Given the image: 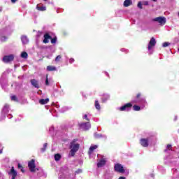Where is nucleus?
<instances>
[{
  "instance_id": "f257e3e1",
  "label": "nucleus",
  "mask_w": 179,
  "mask_h": 179,
  "mask_svg": "<svg viewBox=\"0 0 179 179\" xmlns=\"http://www.w3.org/2000/svg\"><path fill=\"white\" fill-rule=\"evenodd\" d=\"M43 39L44 44H48L50 41L48 40H51V44H56L57 43V36H55L52 38L51 36H50V34H45Z\"/></svg>"
},
{
  "instance_id": "f03ea898",
  "label": "nucleus",
  "mask_w": 179,
  "mask_h": 179,
  "mask_svg": "<svg viewBox=\"0 0 179 179\" xmlns=\"http://www.w3.org/2000/svg\"><path fill=\"white\" fill-rule=\"evenodd\" d=\"M71 156H75V154L76 153L77 150H79V144L71 143Z\"/></svg>"
},
{
  "instance_id": "7ed1b4c3",
  "label": "nucleus",
  "mask_w": 179,
  "mask_h": 179,
  "mask_svg": "<svg viewBox=\"0 0 179 179\" xmlns=\"http://www.w3.org/2000/svg\"><path fill=\"white\" fill-rule=\"evenodd\" d=\"M15 59V56L13 55H6L3 57V62L5 64H9Z\"/></svg>"
},
{
  "instance_id": "20e7f679",
  "label": "nucleus",
  "mask_w": 179,
  "mask_h": 179,
  "mask_svg": "<svg viewBox=\"0 0 179 179\" xmlns=\"http://www.w3.org/2000/svg\"><path fill=\"white\" fill-rule=\"evenodd\" d=\"M80 129H83V131H87V129H90L92 125L90 122H83L78 124Z\"/></svg>"
},
{
  "instance_id": "39448f33",
  "label": "nucleus",
  "mask_w": 179,
  "mask_h": 179,
  "mask_svg": "<svg viewBox=\"0 0 179 179\" xmlns=\"http://www.w3.org/2000/svg\"><path fill=\"white\" fill-rule=\"evenodd\" d=\"M132 108V103H127L124 104V106H121L119 108L120 111H129Z\"/></svg>"
},
{
  "instance_id": "423d86ee",
  "label": "nucleus",
  "mask_w": 179,
  "mask_h": 179,
  "mask_svg": "<svg viewBox=\"0 0 179 179\" xmlns=\"http://www.w3.org/2000/svg\"><path fill=\"white\" fill-rule=\"evenodd\" d=\"M153 22H157L163 26L164 24H166V17H158L153 19Z\"/></svg>"
},
{
  "instance_id": "0eeeda50",
  "label": "nucleus",
  "mask_w": 179,
  "mask_h": 179,
  "mask_svg": "<svg viewBox=\"0 0 179 179\" xmlns=\"http://www.w3.org/2000/svg\"><path fill=\"white\" fill-rule=\"evenodd\" d=\"M156 45V39L154 37H152L148 46V50L150 51L153 47Z\"/></svg>"
},
{
  "instance_id": "6e6552de",
  "label": "nucleus",
  "mask_w": 179,
  "mask_h": 179,
  "mask_svg": "<svg viewBox=\"0 0 179 179\" xmlns=\"http://www.w3.org/2000/svg\"><path fill=\"white\" fill-rule=\"evenodd\" d=\"M28 166L31 173H34V171H36V164L34 163V159H32L28 163Z\"/></svg>"
},
{
  "instance_id": "1a4fd4ad",
  "label": "nucleus",
  "mask_w": 179,
  "mask_h": 179,
  "mask_svg": "<svg viewBox=\"0 0 179 179\" xmlns=\"http://www.w3.org/2000/svg\"><path fill=\"white\" fill-rule=\"evenodd\" d=\"M115 171L117 173H124L125 170L124 169V166L120 164H115Z\"/></svg>"
},
{
  "instance_id": "9d476101",
  "label": "nucleus",
  "mask_w": 179,
  "mask_h": 179,
  "mask_svg": "<svg viewBox=\"0 0 179 179\" xmlns=\"http://www.w3.org/2000/svg\"><path fill=\"white\" fill-rule=\"evenodd\" d=\"M140 143H141V146H143V148H148L149 146V139L141 138L140 140Z\"/></svg>"
},
{
  "instance_id": "9b49d317",
  "label": "nucleus",
  "mask_w": 179,
  "mask_h": 179,
  "mask_svg": "<svg viewBox=\"0 0 179 179\" xmlns=\"http://www.w3.org/2000/svg\"><path fill=\"white\" fill-rule=\"evenodd\" d=\"M31 85L34 86V87H36V89H40V85H38V81L36 79H31L30 80Z\"/></svg>"
},
{
  "instance_id": "f8f14e48",
  "label": "nucleus",
  "mask_w": 179,
  "mask_h": 179,
  "mask_svg": "<svg viewBox=\"0 0 179 179\" xmlns=\"http://www.w3.org/2000/svg\"><path fill=\"white\" fill-rule=\"evenodd\" d=\"M21 41L22 44H29V38L26 36H22L21 37Z\"/></svg>"
},
{
  "instance_id": "ddd939ff",
  "label": "nucleus",
  "mask_w": 179,
  "mask_h": 179,
  "mask_svg": "<svg viewBox=\"0 0 179 179\" xmlns=\"http://www.w3.org/2000/svg\"><path fill=\"white\" fill-rule=\"evenodd\" d=\"M123 5L124 8H128V6H131L132 5V1L131 0H125L123 3Z\"/></svg>"
},
{
  "instance_id": "4468645a",
  "label": "nucleus",
  "mask_w": 179,
  "mask_h": 179,
  "mask_svg": "<svg viewBox=\"0 0 179 179\" xmlns=\"http://www.w3.org/2000/svg\"><path fill=\"white\" fill-rule=\"evenodd\" d=\"M9 174L12 176V177H16L17 176V172L15 171V167H12Z\"/></svg>"
},
{
  "instance_id": "2eb2a0df",
  "label": "nucleus",
  "mask_w": 179,
  "mask_h": 179,
  "mask_svg": "<svg viewBox=\"0 0 179 179\" xmlns=\"http://www.w3.org/2000/svg\"><path fill=\"white\" fill-rule=\"evenodd\" d=\"M46 69L48 72H54V71H57V67L55 66H48Z\"/></svg>"
},
{
  "instance_id": "dca6fc26",
  "label": "nucleus",
  "mask_w": 179,
  "mask_h": 179,
  "mask_svg": "<svg viewBox=\"0 0 179 179\" xmlns=\"http://www.w3.org/2000/svg\"><path fill=\"white\" fill-rule=\"evenodd\" d=\"M104 164H106V159L104 158H102V159L98 162L97 167H103Z\"/></svg>"
},
{
  "instance_id": "f3484780",
  "label": "nucleus",
  "mask_w": 179,
  "mask_h": 179,
  "mask_svg": "<svg viewBox=\"0 0 179 179\" xmlns=\"http://www.w3.org/2000/svg\"><path fill=\"white\" fill-rule=\"evenodd\" d=\"M37 10H40L41 12H44V10H47V8L45 6H36Z\"/></svg>"
},
{
  "instance_id": "a211bd4d",
  "label": "nucleus",
  "mask_w": 179,
  "mask_h": 179,
  "mask_svg": "<svg viewBox=\"0 0 179 179\" xmlns=\"http://www.w3.org/2000/svg\"><path fill=\"white\" fill-rule=\"evenodd\" d=\"M50 101V99L48 98L45 99H41L39 101L40 104H47Z\"/></svg>"
},
{
  "instance_id": "6ab92c4d",
  "label": "nucleus",
  "mask_w": 179,
  "mask_h": 179,
  "mask_svg": "<svg viewBox=\"0 0 179 179\" xmlns=\"http://www.w3.org/2000/svg\"><path fill=\"white\" fill-rule=\"evenodd\" d=\"M97 148H99L97 145H92L90 148V153H92L94 150H95V149H97Z\"/></svg>"
},
{
  "instance_id": "aec40b11",
  "label": "nucleus",
  "mask_w": 179,
  "mask_h": 179,
  "mask_svg": "<svg viewBox=\"0 0 179 179\" xmlns=\"http://www.w3.org/2000/svg\"><path fill=\"white\" fill-rule=\"evenodd\" d=\"M3 113H9V105L6 104L3 108Z\"/></svg>"
},
{
  "instance_id": "412c9836",
  "label": "nucleus",
  "mask_w": 179,
  "mask_h": 179,
  "mask_svg": "<svg viewBox=\"0 0 179 179\" xmlns=\"http://www.w3.org/2000/svg\"><path fill=\"white\" fill-rule=\"evenodd\" d=\"M1 41L2 43H6V41H8V36H2L1 37Z\"/></svg>"
},
{
  "instance_id": "4be33fe9",
  "label": "nucleus",
  "mask_w": 179,
  "mask_h": 179,
  "mask_svg": "<svg viewBox=\"0 0 179 179\" xmlns=\"http://www.w3.org/2000/svg\"><path fill=\"white\" fill-rule=\"evenodd\" d=\"M27 57H29V55L26 52H22L21 53V58H24L26 59H27Z\"/></svg>"
},
{
  "instance_id": "5701e85b",
  "label": "nucleus",
  "mask_w": 179,
  "mask_h": 179,
  "mask_svg": "<svg viewBox=\"0 0 179 179\" xmlns=\"http://www.w3.org/2000/svg\"><path fill=\"white\" fill-rule=\"evenodd\" d=\"M133 110L134 111H141V106H138V105H134L133 106Z\"/></svg>"
},
{
  "instance_id": "b1692460",
  "label": "nucleus",
  "mask_w": 179,
  "mask_h": 179,
  "mask_svg": "<svg viewBox=\"0 0 179 179\" xmlns=\"http://www.w3.org/2000/svg\"><path fill=\"white\" fill-rule=\"evenodd\" d=\"M11 101H19V99H17V96H16V95H13L10 96Z\"/></svg>"
},
{
  "instance_id": "393cba45",
  "label": "nucleus",
  "mask_w": 179,
  "mask_h": 179,
  "mask_svg": "<svg viewBox=\"0 0 179 179\" xmlns=\"http://www.w3.org/2000/svg\"><path fill=\"white\" fill-rule=\"evenodd\" d=\"M83 119L86 120L87 121H89V120L90 119V114H85L83 115Z\"/></svg>"
},
{
  "instance_id": "a878e982",
  "label": "nucleus",
  "mask_w": 179,
  "mask_h": 179,
  "mask_svg": "<svg viewBox=\"0 0 179 179\" xmlns=\"http://www.w3.org/2000/svg\"><path fill=\"white\" fill-rule=\"evenodd\" d=\"M95 108L96 110H100V103H99V101H95Z\"/></svg>"
},
{
  "instance_id": "bb28decb",
  "label": "nucleus",
  "mask_w": 179,
  "mask_h": 179,
  "mask_svg": "<svg viewBox=\"0 0 179 179\" xmlns=\"http://www.w3.org/2000/svg\"><path fill=\"white\" fill-rule=\"evenodd\" d=\"M61 159V155L59 154H56L55 155V160H56V162H58L59 160H60Z\"/></svg>"
},
{
  "instance_id": "cd10ccee",
  "label": "nucleus",
  "mask_w": 179,
  "mask_h": 179,
  "mask_svg": "<svg viewBox=\"0 0 179 179\" xmlns=\"http://www.w3.org/2000/svg\"><path fill=\"white\" fill-rule=\"evenodd\" d=\"M61 58H62V56H61V55L57 56L55 58L56 62H59V61H61Z\"/></svg>"
},
{
  "instance_id": "c85d7f7f",
  "label": "nucleus",
  "mask_w": 179,
  "mask_h": 179,
  "mask_svg": "<svg viewBox=\"0 0 179 179\" xmlns=\"http://www.w3.org/2000/svg\"><path fill=\"white\" fill-rule=\"evenodd\" d=\"M170 45V43L169 42H165L162 44V47L166 48L169 47Z\"/></svg>"
},
{
  "instance_id": "c756f323",
  "label": "nucleus",
  "mask_w": 179,
  "mask_h": 179,
  "mask_svg": "<svg viewBox=\"0 0 179 179\" xmlns=\"http://www.w3.org/2000/svg\"><path fill=\"white\" fill-rule=\"evenodd\" d=\"M167 150H171V145L170 144L167 145L165 152H167Z\"/></svg>"
},
{
  "instance_id": "7c9ffc66",
  "label": "nucleus",
  "mask_w": 179,
  "mask_h": 179,
  "mask_svg": "<svg viewBox=\"0 0 179 179\" xmlns=\"http://www.w3.org/2000/svg\"><path fill=\"white\" fill-rule=\"evenodd\" d=\"M46 148H47V143H45V144L43 145V148H41V152H45Z\"/></svg>"
},
{
  "instance_id": "2f4dec72",
  "label": "nucleus",
  "mask_w": 179,
  "mask_h": 179,
  "mask_svg": "<svg viewBox=\"0 0 179 179\" xmlns=\"http://www.w3.org/2000/svg\"><path fill=\"white\" fill-rule=\"evenodd\" d=\"M138 8H139V9H143V7H142V2L139 1L138 3V5H137Z\"/></svg>"
},
{
  "instance_id": "473e14b6",
  "label": "nucleus",
  "mask_w": 179,
  "mask_h": 179,
  "mask_svg": "<svg viewBox=\"0 0 179 179\" xmlns=\"http://www.w3.org/2000/svg\"><path fill=\"white\" fill-rule=\"evenodd\" d=\"M45 85L46 86H50V83L48 82V76H46Z\"/></svg>"
},
{
  "instance_id": "72a5a7b5",
  "label": "nucleus",
  "mask_w": 179,
  "mask_h": 179,
  "mask_svg": "<svg viewBox=\"0 0 179 179\" xmlns=\"http://www.w3.org/2000/svg\"><path fill=\"white\" fill-rule=\"evenodd\" d=\"M141 93H138V94H137L136 98L137 99H141Z\"/></svg>"
},
{
  "instance_id": "f704fd0d",
  "label": "nucleus",
  "mask_w": 179,
  "mask_h": 179,
  "mask_svg": "<svg viewBox=\"0 0 179 179\" xmlns=\"http://www.w3.org/2000/svg\"><path fill=\"white\" fill-rule=\"evenodd\" d=\"M70 64H72L73 62H75V59H70L69 60Z\"/></svg>"
},
{
  "instance_id": "c9c22d12",
  "label": "nucleus",
  "mask_w": 179,
  "mask_h": 179,
  "mask_svg": "<svg viewBox=\"0 0 179 179\" xmlns=\"http://www.w3.org/2000/svg\"><path fill=\"white\" fill-rule=\"evenodd\" d=\"M2 149H3V147L0 144V155L2 153Z\"/></svg>"
},
{
  "instance_id": "e433bc0d",
  "label": "nucleus",
  "mask_w": 179,
  "mask_h": 179,
  "mask_svg": "<svg viewBox=\"0 0 179 179\" xmlns=\"http://www.w3.org/2000/svg\"><path fill=\"white\" fill-rule=\"evenodd\" d=\"M79 173H82V170L78 169L77 171H76V174H79Z\"/></svg>"
},
{
  "instance_id": "4c0bfd02",
  "label": "nucleus",
  "mask_w": 179,
  "mask_h": 179,
  "mask_svg": "<svg viewBox=\"0 0 179 179\" xmlns=\"http://www.w3.org/2000/svg\"><path fill=\"white\" fill-rule=\"evenodd\" d=\"M50 132H52L54 131V127H51L49 129Z\"/></svg>"
},
{
  "instance_id": "58836bf2",
  "label": "nucleus",
  "mask_w": 179,
  "mask_h": 179,
  "mask_svg": "<svg viewBox=\"0 0 179 179\" xmlns=\"http://www.w3.org/2000/svg\"><path fill=\"white\" fill-rule=\"evenodd\" d=\"M100 136H101V135H100V134H95V138H100Z\"/></svg>"
},
{
  "instance_id": "ea45409f",
  "label": "nucleus",
  "mask_w": 179,
  "mask_h": 179,
  "mask_svg": "<svg viewBox=\"0 0 179 179\" xmlns=\"http://www.w3.org/2000/svg\"><path fill=\"white\" fill-rule=\"evenodd\" d=\"M17 0H11L12 3H16Z\"/></svg>"
},
{
  "instance_id": "a19ab883",
  "label": "nucleus",
  "mask_w": 179,
  "mask_h": 179,
  "mask_svg": "<svg viewBox=\"0 0 179 179\" xmlns=\"http://www.w3.org/2000/svg\"><path fill=\"white\" fill-rule=\"evenodd\" d=\"M18 169H23V167H22V165H20V164H18Z\"/></svg>"
},
{
  "instance_id": "79ce46f5",
  "label": "nucleus",
  "mask_w": 179,
  "mask_h": 179,
  "mask_svg": "<svg viewBox=\"0 0 179 179\" xmlns=\"http://www.w3.org/2000/svg\"><path fill=\"white\" fill-rule=\"evenodd\" d=\"M8 118H12V115L10 114L8 115Z\"/></svg>"
},
{
  "instance_id": "37998d69",
  "label": "nucleus",
  "mask_w": 179,
  "mask_h": 179,
  "mask_svg": "<svg viewBox=\"0 0 179 179\" xmlns=\"http://www.w3.org/2000/svg\"><path fill=\"white\" fill-rule=\"evenodd\" d=\"M21 171L22 173H24V170L23 169V168L21 169Z\"/></svg>"
},
{
  "instance_id": "c03bdc74",
  "label": "nucleus",
  "mask_w": 179,
  "mask_h": 179,
  "mask_svg": "<svg viewBox=\"0 0 179 179\" xmlns=\"http://www.w3.org/2000/svg\"><path fill=\"white\" fill-rule=\"evenodd\" d=\"M145 5H149V3L148 1H146Z\"/></svg>"
},
{
  "instance_id": "a18cd8bd",
  "label": "nucleus",
  "mask_w": 179,
  "mask_h": 179,
  "mask_svg": "<svg viewBox=\"0 0 179 179\" xmlns=\"http://www.w3.org/2000/svg\"><path fill=\"white\" fill-rule=\"evenodd\" d=\"M12 179H16V177H12Z\"/></svg>"
},
{
  "instance_id": "49530a36",
  "label": "nucleus",
  "mask_w": 179,
  "mask_h": 179,
  "mask_svg": "<svg viewBox=\"0 0 179 179\" xmlns=\"http://www.w3.org/2000/svg\"><path fill=\"white\" fill-rule=\"evenodd\" d=\"M175 121H177V117H175Z\"/></svg>"
},
{
  "instance_id": "de8ad7c7",
  "label": "nucleus",
  "mask_w": 179,
  "mask_h": 179,
  "mask_svg": "<svg viewBox=\"0 0 179 179\" xmlns=\"http://www.w3.org/2000/svg\"><path fill=\"white\" fill-rule=\"evenodd\" d=\"M106 73L107 76H109L108 73Z\"/></svg>"
},
{
  "instance_id": "09e8293b",
  "label": "nucleus",
  "mask_w": 179,
  "mask_h": 179,
  "mask_svg": "<svg viewBox=\"0 0 179 179\" xmlns=\"http://www.w3.org/2000/svg\"><path fill=\"white\" fill-rule=\"evenodd\" d=\"M0 12H2V8H0Z\"/></svg>"
},
{
  "instance_id": "8fccbe9b",
  "label": "nucleus",
  "mask_w": 179,
  "mask_h": 179,
  "mask_svg": "<svg viewBox=\"0 0 179 179\" xmlns=\"http://www.w3.org/2000/svg\"><path fill=\"white\" fill-rule=\"evenodd\" d=\"M45 2H47V1H48V0H43Z\"/></svg>"
},
{
  "instance_id": "3c124183",
  "label": "nucleus",
  "mask_w": 179,
  "mask_h": 179,
  "mask_svg": "<svg viewBox=\"0 0 179 179\" xmlns=\"http://www.w3.org/2000/svg\"><path fill=\"white\" fill-rule=\"evenodd\" d=\"M153 1H154V2H156L157 0H153Z\"/></svg>"
},
{
  "instance_id": "603ef678",
  "label": "nucleus",
  "mask_w": 179,
  "mask_h": 179,
  "mask_svg": "<svg viewBox=\"0 0 179 179\" xmlns=\"http://www.w3.org/2000/svg\"><path fill=\"white\" fill-rule=\"evenodd\" d=\"M178 17H179V12H178Z\"/></svg>"
},
{
  "instance_id": "864d4df0",
  "label": "nucleus",
  "mask_w": 179,
  "mask_h": 179,
  "mask_svg": "<svg viewBox=\"0 0 179 179\" xmlns=\"http://www.w3.org/2000/svg\"><path fill=\"white\" fill-rule=\"evenodd\" d=\"M178 133H179V129H178Z\"/></svg>"
}]
</instances>
